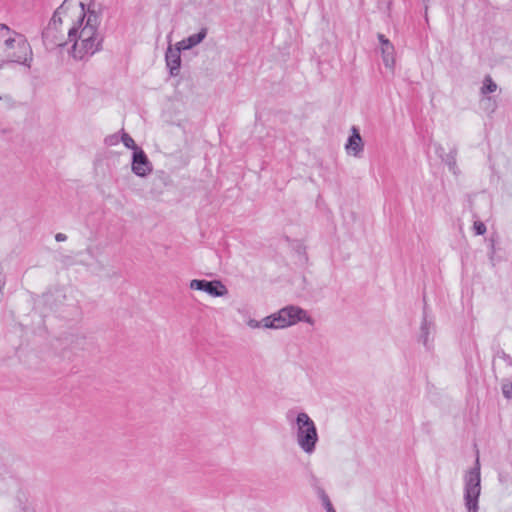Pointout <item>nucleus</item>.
Returning <instances> with one entry per match:
<instances>
[{"instance_id":"7ed1b4c3","label":"nucleus","mask_w":512,"mask_h":512,"mask_svg":"<svg viewBox=\"0 0 512 512\" xmlns=\"http://www.w3.org/2000/svg\"><path fill=\"white\" fill-rule=\"evenodd\" d=\"M305 322L310 325L315 323L314 319L304 309L289 305L264 318V328L283 329Z\"/></svg>"},{"instance_id":"6ab92c4d","label":"nucleus","mask_w":512,"mask_h":512,"mask_svg":"<svg viewBox=\"0 0 512 512\" xmlns=\"http://www.w3.org/2000/svg\"><path fill=\"white\" fill-rule=\"evenodd\" d=\"M323 505L326 508L327 512H336L329 498L326 495L323 496Z\"/></svg>"},{"instance_id":"aec40b11","label":"nucleus","mask_w":512,"mask_h":512,"mask_svg":"<svg viewBox=\"0 0 512 512\" xmlns=\"http://www.w3.org/2000/svg\"><path fill=\"white\" fill-rule=\"evenodd\" d=\"M55 239L58 242H62V241H65L67 239V236L65 234H63V233H57L56 236H55Z\"/></svg>"},{"instance_id":"9d476101","label":"nucleus","mask_w":512,"mask_h":512,"mask_svg":"<svg viewBox=\"0 0 512 512\" xmlns=\"http://www.w3.org/2000/svg\"><path fill=\"white\" fill-rule=\"evenodd\" d=\"M182 49L176 44L175 47L169 46L165 54L166 65L172 76H176L179 73L181 66V53Z\"/></svg>"},{"instance_id":"6e6552de","label":"nucleus","mask_w":512,"mask_h":512,"mask_svg":"<svg viewBox=\"0 0 512 512\" xmlns=\"http://www.w3.org/2000/svg\"><path fill=\"white\" fill-rule=\"evenodd\" d=\"M378 39L381 45L380 50L383 63L387 69L393 72L396 64L395 48L393 44L384 35L379 34Z\"/></svg>"},{"instance_id":"20e7f679","label":"nucleus","mask_w":512,"mask_h":512,"mask_svg":"<svg viewBox=\"0 0 512 512\" xmlns=\"http://www.w3.org/2000/svg\"><path fill=\"white\" fill-rule=\"evenodd\" d=\"M294 429L299 448L308 455L313 454L319 440L314 421L307 413L300 412L295 418Z\"/></svg>"},{"instance_id":"9b49d317","label":"nucleus","mask_w":512,"mask_h":512,"mask_svg":"<svg viewBox=\"0 0 512 512\" xmlns=\"http://www.w3.org/2000/svg\"><path fill=\"white\" fill-rule=\"evenodd\" d=\"M206 35H207V29L202 28L198 33L193 34V35L189 36L188 38L177 42V45L179 46V49L189 50V49L195 47L196 45H198L199 43H201L205 39Z\"/></svg>"},{"instance_id":"1a4fd4ad","label":"nucleus","mask_w":512,"mask_h":512,"mask_svg":"<svg viewBox=\"0 0 512 512\" xmlns=\"http://www.w3.org/2000/svg\"><path fill=\"white\" fill-rule=\"evenodd\" d=\"M364 150V142L356 127L351 128V135L349 136L346 144L345 151L348 155L353 157H361Z\"/></svg>"},{"instance_id":"f8f14e48","label":"nucleus","mask_w":512,"mask_h":512,"mask_svg":"<svg viewBox=\"0 0 512 512\" xmlns=\"http://www.w3.org/2000/svg\"><path fill=\"white\" fill-rule=\"evenodd\" d=\"M497 90V84L492 80V78L488 75L483 80V85L481 87V93L483 95L493 93Z\"/></svg>"},{"instance_id":"dca6fc26","label":"nucleus","mask_w":512,"mask_h":512,"mask_svg":"<svg viewBox=\"0 0 512 512\" xmlns=\"http://www.w3.org/2000/svg\"><path fill=\"white\" fill-rule=\"evenodd\" d=\"M121 141V136L118 134H112L105 138V144L108 146H116Z\"/></svg>"},{"instance_id":"2eb2a0df","label":"nucleus","mask_w":512,"mask_h":512,"mask_svg":"<svg viewBox=\"0 0 512 512\" xmlns=\"http://www.w3.org/2000/svg\"><path fill=\"white\" fill-rule=\"evenodd\" d=\"M502 393L507 399L512 398V382L506 381L502 384Z\"/></svg>"},{"instance_id":"39448f33","label":"nucleus","mask_w":512,"mask_h":512,"mask_svg":"<svg viewBox=\"0 0 512 512\" xmlns=\"http://www.w3.org/2000/svg\"><path fill=\"white\" fill-rule=\"evenodd\" d=\"M481 493V476L479 456L476 457L475 467L464 476V501L467 512L478 511V501Z\"/></svg>"},{"instance_id":"ddd939ff","label":"nucleus","mask_w":512,"mask_h":512,"mask_svg":"<svg viewBox=\"0 0 512 512\" xmlns=\"http://www.w3.org/2000/svg\"><path fill=\"white\" fill-rule=\"evenodd\" d=\"M121 142L126 148L131 149L133 152H136V150L141 149L139 146L136 145L134 139L124 131L121 134Z\"/></svg>"},{"instance_id":"0eeeda50","label":"nucleus","mask_w":512,"mask_h":512,"mask_svg":"<svg viewBox=\"0 0 512 512\" xmlns=\"http://www.w3.org/2000/svg\"><path fill=\"white\" fill-rule=\"evenodd\" d=\"M131 170L136 176L141 178L147 177L152 173L153 164L143 149L132 153Z\"/></svg>"},{"instance_id":"f3484780","label":"nucleus","mask_w":512,"mask_h":512,"mask_svg":"<svg viewBox=\"0 0 512 512\" xmlns=\"http://www.w3.org/2000/svg\"><path fill=\"white\" fill-rule=\"evenodd\" d=\"M473 229L477 235H483L486 233V226L481 221H475L473 224Z\"/></svg>"},{"instance_id":"423d86ee","label":"nucleus","mask_w":512,"mask_h":512,"mask_svg":"<svg viewBox=\"0 0 512 512\" xmlns=\"http://www.w3.org/2000/svg\"><path fill=\"white\" fill-rule=\"evenodd\" d=\"M189 287L192 290L204 291L213 297H222L228 293L227 287L219 280L193 279L190 281Z\"/></svg>"},{"instance_id":"a211bd4d","label":"nucleus","mask_w":512,"mask_h":512,"mask_svg":"<svg viewBox=\"0 0 512 512\" xmlns=\"http://www.w3.org/2000/svg\"><path fill=\"white\" fill-rule=\"evenodd\" d=\"M246 324L248 325V327L252 329H258L261 327L264 328V318L261 321H257L255 319H248L246 321Z\"/></svg>"},{"instance_id":"f257e3e1","label":"nucleus","mask_w":512,"mask_h":512,"mask_svg":"<svg viewBox=\"0 0 512 512\" xmlns=\"http://www.w3.org/2000/svg\"><path fill=\"white\" fill-rule=\"evenodd\" d=\"M101 15L81 2L65 1L54 12L43 32L49 46H68L76 61H87L102 49Z\"/></svg>"},{"instance_id":"f03ea898","label":"nucleus","mask_w":512,"mask_h":512,"mask_svg":"<svg viewBox=\"0 0 512 512\" xmlns=\"http://www.w3.org/2000/svg\"><path fill=\"white\" fill-rule=\"evenodd\" d=\"M32 58V50L26 38L0 24V66L5 63L26 64Z\"/></svg>"},{"instance_id":"4468645a","label":"nucleus","mask_w":512,"mask_h":512,"mask_svg":"<svg viewBox=\"0 0 512 512\" xmlns=\"http://www.w3.org/2000/svg\"><path fill=\"white\" fill-rule=\"evenodd\" d=\"M430 328H431V323H429L426 319H424L422 326H421V331H422L423 343L425 346H428V334H429Z\"/></svg>"}]
</instances>
